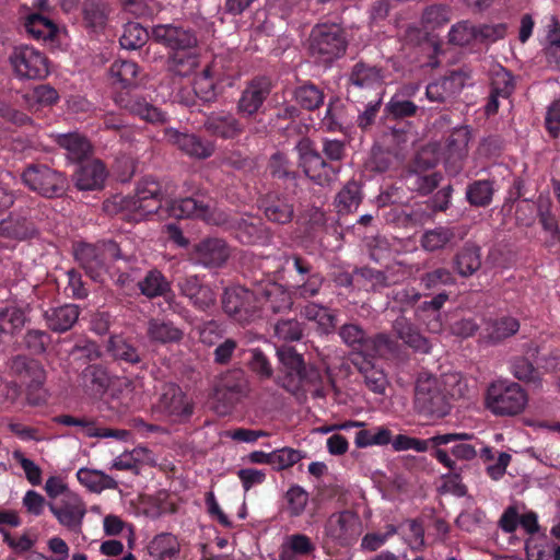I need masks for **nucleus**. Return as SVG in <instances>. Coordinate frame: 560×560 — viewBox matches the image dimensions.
I'll return each instance as SVG.
<instances>
[{"instance_id": "obj_33", "label": "nucleus", "mask_w": 560, "mask_h": 560, "mask_svg": "<svg viewBox=\"0 0 560 560\" xmlns=\"http://www.w3.org/2000/svg\"><path fill=\"white\" fill-rule=\"evenodd\" d=\"M520 327V320L510 315L490 318L485 324L482 337L490 345H499L514 336Z\"/></svg>"}, {"instance_id": "obj_48", "label": "nucleus", "mask_w": 560, "mask_h": 560, "mask_svg": "<svg viewBox=\"0 0 560 560\" xmlns=\"http://www.w3.org/2000/svg\"><path fill=\"white\" fill-rule=\"evenodd\" d=\"M511 26L512 25L508 23H498L476 27L469 21H460L451 26L447 35H503L506 32H514V30H511Z\"/></svg>"}, {"instance_id": "obj_17", "label": "nucleus", "mask_w": 560, "mask_h": 560, "mask_svg": "<svg viewBox=\"0 0 560 560\" xmlns=\"http://www.w3.org/2000/svg\"><path fill=\"white\" fill-rule=\"evenodd\" d=\"M48 509L61 526L74 534L82 532L86 506L78 494L67 493L59 501L49 502Z\"/></svg>"}, {"instance_id": "obj_1", "label": "nucleus", "mask_w": 560, "mask_h": 560, "mask_svg": "<svg viewBox=\"0 0 560 560\" xmlns=\"http://www.w3.org/2000/svg\"><path fill=\"white\" fill-rule=\"evenodd\" d=\"M167 210L175 219H199L208 224L224 226L243 245H270L273 233L261 218L252 213L228 218L206 197H185L172 200Z\"/></svg>"}, {"instance_id": "obj_41", "label": "nucleus", "mask_w": 560, "mask_h": 560, "mask_svg": "<svg viewBox=\"0 0 560 560\" xmlns=\"http://www.w3.org/2000/svg\"><path fill=\"white\" fill-rule=\"evenodd\" d=\"M147 336L153 343L167 345L178 343L184 332L171 320L151 318L148 322Z\"/></svg>"}, {"instance_id": "obj_22", "label": "nucleus", "mask_w": 560, "mask_h": 560, "mask_svg": "<svg viewBox=\"0 0 560 560\" xmlns=\"http://www.w3.org/2000/svg\"><path fill=\"white\" fill-rule=\"evenodd\" d=\"M171 49L168 57L174 65L180 67L178 72L186 73L198 63L197 37H154Z\"/></svg>"}, {"instance_id": "obj_14", "label": "nucleus", "mask_w": 560, "mask_h": 560, "mask_svg": "<svg viewBox=\"0 0 560 560\" xmlns=\"http://www.w3.org/2000/svg\"><path fill=\"white\" fill-rule=\"evenodd\" d=\"M296 199L294 194L272 190L260 196L257 207L265 219L277 225H287L294 219Z\"/></svg>"}, {"instance_id": "obj_47", "label": "nucleus", "mask_w": 560, "mask_h": 560, "mask_svg": "<svg viewBox=\"0 0 560 560\" xmlns=\"http://www.w3.org/2000/svg\"><path fill=\"white\" fill-rule=\"evenodd\" d=\"M107 5L101 0H86L82 5L86 27L94 33L104 32L107 22Z\"/></svg>"}, {"instance_id": "obj_7", "label": "nucleus", "mask_w": 560, "mask_h": 560, "mask_svg": "<svg viewBox=\"0 0 560 560\" xmlns=\"http://www.w3.org/2000/svg\"><path fill=\"white\" fill-rule=\"evenodd\" d=\"M362 534V521L359 514L351 510H343L332 513L324 525L322 548L325 555L331 557L335 551L329 547L331 541L335 546L347 548L353 546Z\"/></svg>"}, {"instance_id": "obj_63", "label": "nucleus", "mask_w": 560, "mask_h": 560, "mask_svg": "<svg viewBox=\"0 0 560 560\" xmlns=\"http://www.w3.org/2000/svg\"><path fill=\"white\" fill-rule=\"evenodd\" d=\"M420 282L427 290H435L442 285L455 284V278L451 270L441 267L423 273Z\"/></svg>"}, {"instance_id": "obj_59", "label": "nucleus", "mask_w": 560, "mask_h": 560, "mask_svg": "<svg viewBox=\"0 0 560 560\" xmlns=\"http://www.w3.org/2000/svg\"><path fill=\"white\" fill-rule=\"evenodd\" d=\"M392 431L385 427H378L375 432L372 430H360L355 434L354 443L357 447L363 448L372 445H387L392 444Z\"/></svg>"}, {"instance_id": "obj_55", "label": "nucleus", "mask_w": 560, "mask_h": 560, "mask_svg": "<svg viewBox=\"0 0 560 560\" xmlns=\"http://www.w3.org/2000/svg\"><path fill=\"white\" fill-rule=\"evenodd\" d=\"M52 341L47 330L31 328L22 337V347L32 355H43L47 352Z\"/></svg>"}, {"instance_id": "obj_27", "label": "nucleus", "mask_w": 560, "mask_h": 560, "mask_svg": "<svg viewBox=\"0 0 560 560\" xmlns=\"http://www.w3.org/2000/svg\"><path fill=\"white\" fill-rule=\"evenodd\" d=\"M277 357L289 382L288 386L299 388L308 381L304 359L293 347L277 348Z\"/></svg>"}, {"instance_id": "obj_40", "label": "nucleus", "mask_w": 560, "mask_h": 560, "mask_svg": "<svg viewBox=\"0 0 560 560\" xmlns=\"http://www.w3.org/2000/svg\"><path fill=\"white\" fill-rule=\"evenodd\" d=\"M453 267L460 277H471L481 267V248L474 243H465L455 254Z\"/></svg>"}, {"instance_id": "obj_12", "label": "nucleus", "mask_w": 560, "mask_h": 560, "mask_svg": "<svg viewBox=\"0 0 560 560\" xmlns=\"http://www.w3.org/2000/svg\"><path fill=\"white\" fill-rule=\"evenodd\" d=\"M284 265L295 272L292 290L295 296L304 300L319 294L324 284V276L317 271L311 261L300 254H285Z\"/></svg>"}, {"instance_id": "obj_61", "label": "nucleus", "mask_w": 560, "mask_h": 560, "mask_svg": "<svg viewBox=\"0 0 560 560\" xmlns=\"http://www.w3.org/2000/svg\"><path fill=\"white\" fill-rule=\"evenodd\" d=\"M510 371L515 378L525 383H540L538 370L526 357H515L510 362Z\"/></svg>"}, {"instance_id": "obj_51", "label": "nucleus", "mask_w": 560, "mask_h": 560, "mask_svg": "<svg viewBox=\"0 0 560 560\" xmlns=\"http://www.w3.org/2000/svg\"><path fill=\"white\" fill-rule=\"evenodd\" d=\"M455 229L448 226H436L423 233L420 244L428 252H435L444 248L455 238Z\"/></svg>"}, {"instance_id": "obj_6", "label": "nucleus", "mask_w": 560, "mask_h": 560, "mask_svg": "<svg viewBox=\"0 0 560 560\" xmlns=\"http://www.w3.org/2000/svg\"><path fill=\"white\" fill-rule=\"evenodd\" d=\"M163 191L161 184L152 177L139 182L135 195L120 198L119 206L122 218L139 222L154 214L162 206Z\"/></svg>"}, {"instance_id": "obj_9", "label": "nucleus", "mask_w": 560, "mask_h": 560, "mask_svg": "<svg viewBox=\"0 0 560 560\" xmlns=\"http://www.w3.org/2000/svg\"><path fill=\"white\" fill-rule=\"evenodd\" d=\"M223 312L234 322L246 325L259 316L257 279L253 288L235 285L226 288L222 295Z\"/></svg>"}, {"instance_id": "obj_62", "label": "nucleus", "mask_w": 560, "mask_h": 560, "mask_svg": "<svg viewBox=\"0 0 560 560\" xmlns=\"http://www.w3.org/2000/svg\"><path fill=\"white\" fill-rule=\"evenodd\" d=\"M275 336L284 341H299L303 337L304 327L296 318H281L273 326Z\"/></svg>"}, {"instance_id": "obj_21", "label": "nucleus", "mask_w": 560, "mask_h": 560, "mask_svg": "<svg viewBox=\"0 0 560 560\" xmlns=\"http://www.w3.org/2000/svg\"><path fill=\"white\" fill-rule=\"evenodd\" d=\"M257 295L259 302V312L266 314H279L291 310L292 299L290 293L279 283L270 279H257Z\"/></svg>"}, {"instance_id": "obj_38", "label": "nucleus", "mask_w": 560, "mask_h": 560, "mask_svg": "<svg viewBox=\"0 0 560 560\" xmlns=\"http://www.w3.org/2000/svg\"><path fill=\"white\" fill-rule=\"evenodd\" d=\"M81 381L86 393L94 397H101L109 388L112 377L106 366L93 363L82 371Z\"/></svg>"}, {"instance_id": "obj_32", "label": "nucleus", "mask_w": 560, "mask_h": 560, "mask_svg": "<svg viewBox=\"0 0 560 560\" xmlns=\"http://www.w3.org/2000/svg\"><path fill=\"white\" fill-rule=\"evenodd\" d=\"M384 69L363 61L357 62L350 72L349 82L358 89L381 90L384 84Z\"/></svg>"}, {"instance_id": "obj_25", "label": "nucleus", "mask_w": 560, "mask_h": 560, "mask_svg": "<svg viewBox=\"0 0 560 560\" xmlns=\"http://www.w3.org/2000/svg\"><path fill=\"white\" fill-rule=\"evenodd\" d=\"M468 439H470V435L467 433L436 434L424 440L406 434H398L393 438L392 446L395 452L413 450L418 453H423L429 451L430 446H442Z\"/></svg>"}, {"instance_id": "obj_28", "label": "nucleus", "mask_w": 560, "mask_h": 560, "mask_svg": "<svg viewBox=\"0 0 560 560\" xmlns=\"http://www.w3.org/2000/svg\"><path fill=\"white\" fill-rule=\"evenodd\" d=\"M54 141L66 151L67 159L72 163L80 164L93 155L91 141L80 132L58 133Z\"/></svg>"}, {"instance_id": "obj_20", "label": "nucleus", "mask_w": 560, "mask_h": 560, "mask_svg": "<svg viewBox=\"0 0 560 560\" xmlns=\"http://www.w3.org/2000/svg\"><path fill=\"white\" fill-rule=\"evenodd\" d=\"M10 59L16 75L21 79H44L49 73L46 57L33 47L15 48Z\"/></svg>"}, {"instance_id": "obj_11", "label": "nucleus", "mask_w": 560, "mask_h": 560, "mask_svg": "<svg viewBox=\"0 0 560 560\" xmlns=\"http://www.w3.org/2000/svg\"><path fill=\"white\" fill-rule=\"evenodd\" d=\"M486 400L493 415L515 416L524 410L528 397L520 384L498 381L488 387Z\"/></svg>"}, {"instance_id": "obj_53", "label": "nucleus", "mask_w": 560, "mask_h": 560, "mask_svg": "<svg viewBox=\"0 0 560 560\" xmlns=\"http://www.w3.org/2000/svg\"><path fill=\"white\" fill-rule=\"evenodd\" d=\"M296 103L306 110H315L324 103V92L314 83L305 82L294 90Z\"/></svg>"}, {"instance_id": "obj_50", "label": "nucleus", "mask_w": 560, "mask_h": 560, "mask_svg": "<svg viewBox=\"0 0 560 560\" xmlns=\"http://www.w3.org/2000/svg\"><path fill=\"white\" fill-rule=\"evenodd\" d=\"M362 200L361 187L354 182H348L335 198V205L338 213L347 214L359 207Z\"/></svg>"}, {"instance_id": "obj_42", "label": "nucleus", "mask_w": 560, "mask_h": 560, "mask_svg": "<svg viewBox=\"0 0 560 560\" xmlns=\"http://www.w3.org/2000/svg\"><path fill=\"white\" fill-rule=\"evenodd\" d=\"M147 551L154 560H176L180 552V544L175 535L161 533L148 544Z\"/></svg>"}, {"instance_id": "obj_2", "label": "nucleus", "mask_w": 560, "mask_h": 560, "mask_svg": "<svg viewBox=\"0 0 560 560\" xmlns=\"http://www.w3.org/2000/svg\"><path fill=\"white\" fill-rule=\"evenodd\" d=\"M298 165L305 176L319 186L330 185L340 172V163L347 147L343 140L323 138L322 153L308 137H302L295 144Z\"/></svg>"}, {"instance_id": "obj_49", "label": "nucleus", "mask_w": 560, "mask_h": 560, "mask_svg": "<svg viewBox=\"0 0 560 560\" xmlns=\"http://www.w3.org/2000/svg\"><path fill=\"white\" fill-rule=\"evenodd\" d=\"M301 314L308 320L316 322L319 329L324 334L331 332L337 324L336 315L326 306L308 303L305 305Z\"/></svg>"}, {"instance_id": "obj_46", "label": "nucleus", "mask_w": 560, "mask_h": 560, "mask_svg": "<svg viewBox=\"0 0 560 560\" xmlns=\"http://www.w3.org/2000/svg\"><path fill=\"white\" fill-rule=\"evenodd\" d=\"M77 478L82 486L95 493L118 488V482L113 477L97 469L80 468Z\"/></svg>"}, {"instance_id": "obj_36", "label": "nucleus", "mask_w": 560, "mask_h": 560, "mask_svg": "<svg viewBox=\"0 0 560 560\" xmlns=\"http://www.w3.org/2000/svg\"><path fill=\"white\" fill-rule=\"evenodd\" d=\"M469 132L466 128L455 129L446 140L447 168L457 174L463 167V161L467 156Z\"/></svg>"}, {"instance_id": "obj_4", "label": "nucleus", "mask_w": 560, "mask_h": 560, "mask_svg": "<svg viewBox=\"0 0 560 560\" xmlns=\"http://www.w3.org/2000/svg\"><path fill=\"white\" fill-rule=\"evenodd\" d=\"M20 178L28 190L45 199L62 198L69 188L66 173L46 163L31 162L26 164Z\"/></svg>"}, {"instance_id": "obj_35", "label": "nucleus", "mask_w": 560, "mask_h": 560, "mask_svg": "<svg viewBox=\"0 0 560 560\" xmlns=\"http://www.w3.org/2000/svg\"><path fill=\"white\" fill-rule=\"evenodd\" d=\"M247 392V381L242 370L228 371L217 385L215 393L219 398L226 399L233 405Z\"/></svg>"}, {"instance_id": "obj_64", "label": "nucleus", "mask_w": 560, "mask_h": 560, "mask_svg": "<svg viewBox=\"0 0 560 560\" xmlns=\"http://www.w3.org/2000/svg\"><path fill=\"white\" fill-rule=\"evenodd\" d=\"M248 368L261 380H268L273 374L272 365L267 355L259 348L249 350Z\"/></svg>"}, {"instance_id": "obj_13", "label": "nucleus", "mask_w": 560, "mask_h": 560, "mask_svg": "<svg viewBox=\"0 0 560 560\" xmlns=\"http://www.w3.org/2000/svg\"><path fill=\"white\" fill-rule=\"evenodd\" d=\"M194 402L175 383L162 386V393L156 404V410L174 423L189 421L194 413Z\"/></svg>"}, {"instance_id": "obj_26", "label": "nucleus", "mask_w": 560, "mask_h": 560, "mask_svg": "<svg viewBox=\"0 0 560 560\" xmlns=\"http://www.w3.org/2000/svg\"><path fill=\"white\" fill-rule=\"evenodd\" d=\"M107 177L105 164L98 159H88L78 164L73 174L74 185L79 190L102 189Z\"/></svg>"}, {"instance_id": "obj_18", "label": "nucleus", "mask_w": 560, "mask_h": 560, "mask_svg": "<svg viewBox=\"0 0 560 560\" xmlns=\"http://www.w3.org/2000/svg\"><path fill=\"white\" fill-rule=\"evenodd\" d=\"M272 90L271 80L266 75H258L248 81L237 101V113L243 117L255 116L264 107V104Z\"/></svg>"}, {"instance_id": "obj_45", "label": "nucleus", "mask_w": 560, "mask_h": 560, "mask_svg": "<svg viewBox=\"0 0 560 560\" xmlns=\"http://www.w3.org/2000/svg\"><path fill=\"white\" fill-rule=\"evenodd\" d=\"M442 178L440 172L418 173L417 171H407L405 184L410 191L427 196L440 185Z\"/></svg>"}, {"instance_id": "obj_39", "label": "nucleus", "mask_w": 560, "mask_h": 560, "mask_svg": "<svg viewBox=\"0 0 560 560\" xmlns=\"http://www.w3.org/2000/svg\"><path fill=\"white\" fill-rule=\"evenodd\" d=\"M346 37H310L308 49L311 55L324 62H330L345 55L347 49Z\"/></svg>"}, {"instance_id": "obj_44", "label": "nucleus", "mask_w": 560, "mask_h": 560, "mask_svg": "<svg viewBox=\"0 0 560 560\" xmlns=\"http://www.w3.org/2000/svg\"><path fill=\"white\" fill-rule=\"evenodd\" d=\"M452 9L447 4L434 3L425 7L421 13L420 25L425 35L441 30L451 22Z\"/></svg>"}, {"instance_id": "obj_56", "label": "nucleus", "mask_w": 560, "mask_h": 560, "mask_svg": "<svg viewBox=\"0 0 560 560\" xmlns=\"http://www.w3.org/2000/svg\"><path fill=\"white\" fill-rule=\"evenodd\" d=\"M192 91L195 97L202 103H210L217 98V85L210 67H206L199 74L195 77Z\"/></svg>"}, {"instance_id": "obj_60", "label": "nucleus", "mask_w": 560, "mask_h": 560, "mask_svg": "<svg viewBox=\"0 0 560 560\" xmlns=\"http://www.w3.org/2000/svg\"><path fill=\"white\" fill-rule=\"evenodd\" d=\"M28 35H58V25L48 16L42 13H32L24 22Z\"/></svg>"}, {"instance_id": "obj_30", "label": "nucleus", "mask_w": 560, "mask_h": 560, "mask_svg": "<svg viewBox=\"0 0 560 560\" xmlns=\"http://www.w3.org/2000/svg\"><path fill=\"white\" fill-rule=\"evenodd\" d=\"M465 74L453 70L442 79L431 82L427 86L425 95L431 102L443 103L458 94L465 85Z\"/></svg>"}, {"instance_id": "obj_23", "label": "nucleus", "mask_w": 560, "mask_h": 560, "mask_svg": "<svg viewBox=\"0 0 560 560\" xmlns=\"http://www.w3.org/2000/svg\"><path fill=\"white\" fill-rule=\"evenodd\" d=\"M230 257L226 242L218 237L201 240L194 246L190 259L196 265L207 268L221 267Z\"/></svg>"}, {"instance_id": "obj_54", "label": "nucleus", "mask_w": 560, "mask_h": 560, "mask_svg": "<svg viewBox=\"0 0 560 560\" xmlns=\"http://www.w3.org/2000/svg\"><path fill=\"white\" fill-rule=\"evenodd\" d=\"M358 288L365 291H381L389 285L386 273L371 267L355 268Z\"/></svg>"}, {"instance_id": "obj_52", "label": "nucleus", "mask_w": 560, "mask_h": 560, "mask_svg": "<svg viewBox=\"0 0 560 560\" xmlns=\"http://www.w3.org/2000/svg\"><path fill=\"white\" fill-rule=\"evenodd\" d=\"M268 171L271 177L277 180L294 182L299 176L293 163L282 152H276L270 156Z\"/></svg>"}, {"instance_id": "obj_5", "label": "nucleus", "mask_w": 560, "mask_h": 560, "mask_svg": "<svg viewBox=\"0 0 560 560\" xmlns=\"http://www.w3.org/2000/svg\"><path fill=\"white\" fill-rule=\"evenodd\" d=\"M342 342L353 350L352 359L362 357H386L396 349V342L385 332L368 335L358 323H347L339 327Z\"/></svg>"}, {"instance_id": "obj_58", "label": "nucleus", "mask_w": 560, "mask_h": 560, "mask_svg": "<svg viewBox=\"0 0 560 560\" xmlns=\"http://www.w3.org/2000/svg\"><path fill=\"white\" fill-rule=\"evenodd\" d=\"M139 289L143 295L152 299L165 295L171 290V287L163 273L153 269L139 282Z\"/></svg>"}, {"instance_id": "obj_24", "label": "nucleus", "mask_w": 560, "mask_h": 560, "mask_svg": "<svg viewBox=\"0 0 560 560\" xmlns=\"http://www.w3.org/2000/svg\"><path fill=\"white\" fill-rule=\"evenodd\" d=\"M116 104L130 114L140 117L150 124H165L168 116L159 107L147 102V100L139 95H131L129 92H119L115 97Z\"/></svg>"}, {"instance_id": "obj_43", "label": "nucleus", "mask_w": 560, "mask_h": 560, "mask_svg": "<svg viewBox=\"0 0 560 560\" xmlns=\"http://www.w3.org/2000/svg\"><path fill=\"white\" fill-rule=\"evenodd\" d=\"M495 191L494 179H476L467 185L465 198L471 207L487 208L492 203Z\"/></svg>"}, {"instance_id": "obj_16", "label": "nucleus", "mask_w": 560, "mask_h": 560, "mask_svg": "<svg viewBox=\"0 0 560 560\" xmlns=\"http://www.w3.org/2000/svg\"><path fill=\"white\" fill-rule=\"evenodd\" d=\"M106 350L113 361L126 370L147 369V353L132 338L113 335L107 341Z\"/></svg>"}, {"instance_id": "obj_37", "label": "nucleus", "mask_w": 560, "mask_h": 560, "mask_svg": "<svg viewBox=\"0 0 560 560\" xmlns=\"http://www.w3.org/2000/svg\"><path fill=\"white\" fill-rule=\"evenodd\" d=\"M393 330L396 336L407 346L421 353H429L431 345L429 340L421 335L418 327L405 316H398L393 323Z\"/></svg>"}, {"instance_id": "obj_19", "label": "nucleus", "mask_w": 560, "mask_h": 560, "mask_svg": "<svg viewBox=\"0 0 560 560\" xmlns=\"http://www.w3.org/2000/svg\"><path fill=\"white\" fill-rule=\"evenodd\" d=\"M164 139L176 147L182 153L196 160H206L215 151L213 141L205 139L196 133L182 132L175 128H165Z\"/></svg>"}, {"instance_id": "obj_57", "label": "nucleus", "mask_w": 560, "mask_h": 560, "mask_svg": "<svg viewBox=\"0 0 560 560\" xmlns=\"http://www.w3.org/2000/svg\"><path fill=\"white\" fill-rule=\"evenodd\" d=\"M139 67L129 60H118L110 66V74L122 90L137 86Z\"/></svg>"}, {"instance_id": "obj_31", "label": "nucleus", "mask_w": 560, "mask_h": 560, "mask_svg": "<svg viewBox=\"0 0 560 560\" xmlns=\"http://www.w3.org/2000/svg\"><path fill=\"white\" fill-rule=\"evenodd\" d=\"M203 127L211 136L226 140L240 137L245 130L244 124L230 113L211 114Z\"/></svg>"}, {"instance_id": "obj_10", "label": "nucleus", "mask_w": 560, "mask_h": 560, "mask_svg": "<svg viewBox=\"0 0 560 560\" xmlns=\"http://www.w3.org/2000/svg\"><path fill=\"white\" fill-rule=\"evenodd\" d=\"M74 258L94 281L107 271L108 261L120 258V248L114 241L97 244L79 243L74 247Z\"/></svg>"}, {"instance_id": "obj_34", "label": "nucleus", "mask_w": 560, "mask_h": 560, "mask_svg": "<svg viewBox=\"0 0 560 560\" xmlns=\"http://www.w3.org/2000/svg\"><path fill=\"white\" fill-rule=\"evenodd\" d=\"M80 308L74 304L50 307L43 314L47 327L54 332H66L78 322Z\"/></svg>"}, {"instance_id": "obj_8", "label": "nucleus", "mask_w": 560, "mask_h": 560, "mask_svg": "<svg viewBox=\"0 0 560 560\" xmlns=\"http://www.w3.org/2000/svg\"><path fill=\"white\" fill-rule=\"evenodd\" d=\"M415 408L423 417L441 419L451 411V398L438 377H419L415 389Z\"/></svg>"}, {"instance_id": "obj_3", "label": "nucleus", "mask_w": 560, "mask_h": 560, "mask_svg": "<svg viewBox=\"0 0 560 560\" xmlns=\"http://www.w3.org/2000/svg\"><path fill=\"white\" fill-rule=\"evenodd\" d=\"M34 203L25 191L0 185V238L24 242L39 234L32 214Z\"/></svg>"}, {"instance_id": "obj_15", "label": "nucleus", "mask_w": 560, "mask_h": 560, "mask_svg": "<svg viewBox=\"0 0 560 560\" xmlns=\"http://www.w3.org/2000/svg\"><path fill=\"white\" fill-rule=\"evenodd\" d=\"M9 368L11 373L19 377L25 386L28 400L36 404L38 400L36 394L46 382V371L43 364L25 354H16L11 358Z\"/></svg>"}, {"instance_id": "obj_29", "label": "nucleus", "mask_w": 560, "mask_h": 560, "mask_svg": "<svg viewBox=\"0 0 560 560\" xmlns=\"http://www.w3.org/2000/svg\"><path fill=\"white\" fill-rule=\"evenodd\" d=\"M376 358L357 355L354 359H351V362L361 374L365 386L374 394L384 395L388 380L384 371L376 368L374 363Z\"/></svg>"}]
</instances>
